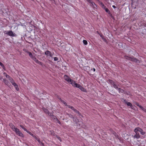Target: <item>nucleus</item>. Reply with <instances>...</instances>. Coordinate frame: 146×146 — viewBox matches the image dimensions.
Returning a JSON list of instances; mask_svg holds the SVG:
<instances>
[{
    "mask_svg": "<svg viewBox=\"0 0 146 146\" xmlns=\"http://www.w3.org/2000/svg\"><path fill=\"white\" fill-rule=\"evenodd\" d=\"M73 121L75 122L77 124V126L78 125L80 127H82L84 128H86V126L83 124V123L81 121H79L78 119L76 117H72Z\"/></svg>",
    "mask_w": 146,
    "mask_h": 146,
    "instance_id": "nucleus-1",
    "label": "nucleus"
},
{
    "mask_svg": "<svg viewBox=\"0 0 146 146\" xmlns=\"http://www.w3.org/2000/svg\"><path fill=\"white\" fill-rule=\"evenodd\" d=\"M64 79L68 82V83L71 84L72 86H73L76 82L75 81L71 79L69 76L66 75H64Z\"/></svg>",
    "mask_w": 146,
    "mask_h": 146,
    "instance_id": "nucleus-2",
    "label": "nucleus"
},
{
    "mask_svg": "<svg viewBox=\"0 0 146 146\" xmlns=\"http://www.w3.org/2000/svg\"><path fill=\"white\" fill-rule=\"evenodd\" d=\"M73 86L76 88H78L81 91L84 92H87V90L85 88H84L83 87H82V86L80 85V84L76 83V82L75 83V84Z\"/></svg>",
    "mask_w": 146,
    "mask_h": 146,
    "instance_id": "nucleus-3",
    "label": "nucleus"
},
{
    "mask_svg": "<svg viewBox=\"0 0 146 146\" xmlns=\"http://www.w3.org/2000/svg\"><path fill=\"white\" fill-rule=\"evenodd\" d=\"M138 130L137 127L135 128L134 131L135 133V134L134 136V138H136L137 139H139L140 137V135H139V131L137 130Z\"/></svg>",
    "mask_w": 146,
    "mask_h": 146,
    "instance_id": "nucleus-4",
    "label": "nucleus"
},
{
    "mask_svg": "<svg viewBox=\"0 0 146 146\" xmlns=\"http://www.w3.org/2000/svg\"><path fill=\"white\" fill-rule=\"evenodd\" d=\"M13 131H15L16 133L19 136L22 137H24V135L19 131V130L16 127L15 128Z\"/></svg>",
    "mask_w": 146,
    "mask_h": 146,
    "instance_id": "nucleus-5",
    "label": "nucleus"
},
{
    "mask_svg": "<svg viewBox=\"0 0 146 146\" xmlns=\"http://www.w3.org/2000/svg\"><path fill=\"white\" fill-rule=\"evenodd\" d=\"M108 83L110 84L114 88L117 89H118L117 85L116 84V83L113 80H108Z\"/></svg>",
    "mask_w": 146,
    "mask_h": 146,
    "instance_id": "nucleus-6",
    "label": "nucleus"
},
{
    "mask_svg": "<svg viewBox=\"0 0 146 146\" xmlns=\"http://www.w3.org/2000/svg\"><path fill=\"white\" fill-rule=\"evenodd\" d=\"M45 54L47 56V57H48V58L49 59H50V57H51V58H52V56H53V54H52L48 50H47L45 52Z\"/></svg>",
    "mask_w": 146,
    "mask_h": 146,
    "instance_id": "nucleus-7",
    "label": "nucleus"
},
{
    "mask_svg": "<svg viewBox=\"0 0 146 146\" xmlns=\"http://www.w3.org/2000/svg\"><path fill=\"white\" fill-rule=\"evenodd\" d=\"M6 34L11 36H14L13 32L11 31H6Z\"/></svg>",
    "mask_w": 146,
    "mask_h": 146,
    "instance_id": "nucleus-8",
    "label": "nucleus"
},
{
    "mask_svg": "<svg viewBox=\"0 0 146 146\" xmlns=\"http://www.w3.org/2000/svg\"><path fill=\"white\" fill-rule=\"evenodd\" d=\"M36 63L40 64H42V62L39 61L36 58L35 56L32 59Z\"/></svg>",
    "mask_w": 146,
    "mask_h": 146,
    "instance_id": "nucleus-9",
    "label": "nucleus"
},
{
    "mask_svg": "<svg viewBox=\"0 0 146 146\" xmlns=\"http://www.w3.org/2000/svg\"><path fill=\"white\" fill-rule=\"evenodd\" d=\"M137 128L138 129L137 130L139 131V133H140L142 135H143L145 134V132H144L139 127H137Z\"/></svg>",
    "mask_w": 146,
    "mask_h": 146,
    "instance_id": "nucleus-10",
    "label": "nucleus"
},
{
    "mask_svg": "<svg viewBox=\"0 0 146 146\" xmlns=\"http://www.w3.org/2000/svg\"><path fill=\"white\" fill-rule=\"evenodd\" d=\"M124 102H125V104H127V105L128 106H129L130 107H132V105L131 104V103H130V102H127L125 100H124Z\"/></svg>",
    "mask_w": 146,
    "mask_h": 146,
    "instance_id": "nucleus-11",
    "label": "nucleus"
},
{
    "mask_svg": "<svg viewBox=\"0 0 146 146\" xmlns=\"http://www.w3.org/2000/svg\"><path fill=\"white\" fill-rule=\"evenodd\" d=\"M90 6L94 8H96L97 6L96 4L94 2H92L91 4L90 5Z\"/></svg>",
    "mask_w": 146,
    "mask_h": 146,
    "instance_id": "nucleus-12",
    "label": "nucleus"
},
{
    "mask_svg": "<svg viewBox=\"0 0 146 146\" xmlns=\"http://www.w3.org/2000/svg\"><path fill=\"white\" fill-rule=\"evenodd\" d=\"M52 118L54 121H56V120H58V119L57 117L54 115H52L51 116V117Z\"/></svg>",
    "mask_w": 146,
    "mask_h": 146,
    "instance_id": "nucleus-13",
    "label": "nucleus"
},
{
    "mask_svg": "<svg viewBox=\"0 0 146 146\" xmlns=\"http://www.w3.org/2000/svg\"><path fill=\"white\" fill-rule=\"evenodd\" d=\"M29 54L30 57L32 59L33 58L35 57L34 56H33L32 53L31 52H29Z\"/></svg>",
    "mask_w": 146,
    "mask_h": 146,
    "instance_id": "nucleus-14",
    "label": "nucleus"
},
{
    "mask_svg": "<svg viewBox=\"0 0 146 146\" xmlns=\"http://www.w3.org/2000/svg\"><path fill=\"white\" fill-rule=\"evenodd\" d=\"M3 81L5 84L7 85H8L9 83V82L5 79H3Z\"/></svg>",
    "mask_w": 146,
    "mask_h": 146,
    "instance_id": "nucleus-15",
    "label": "nucleus"
},
{
    "mask_svg": "<svg viewBox=\"0 0 146 146\" xmlns=\"http://www.w3.org/2000/svg\"><path fill=\"white\" fill-rule=\"evenodd\" d=\"M43 110L45 113H48L49 111L47 109L44 108H43Z\"/></svg>",
    "mask_w": 146,
    "mask_h": 146,
    "instance_id": "nucleus-16",
    "label": "nucleus"
},
{
    "mask_svg": "<svg viewBox=\"0 0 146 146\" xmlns=\"http://www.w3.org/2000/svg\"><path fill=\"white\" fill-rule=\"evenodd\" d=\"M131 60L132 61H134V62H137L138 61H139L137 59L133 58L131 59Z\"/></svg>",
    "mask_w": 146,
    "mask_h": 146,
    "instance_id": "nucleus-17",
    "label": "nucleus"
},
{
    "mask_svg": "<svg viewBox=\"0 0 146 146\" xmlns=\"http://www.w3.org/2000/svg\"><path fill=\"white\" fill-rule=\"evenodd\" d=\"M105 10L108 13V14H110V11L107 8H105Z\"/></svg>",
    "mask_w": 146,
    "mask_h": 146,
    "instance_id": "nucleus-18",
    "label": "nucleus"
},
{
    "mask_svg": "<svg viewBox=\"0 0 146 146\" xmlns=\"http://www.w3.org/2000/svg\"><path fill=\"white\" fill-rule=\"evenodd\" d=\"M139 108L143 111H145L146 112V109L143 108L142 106H139Z\"/></svg>",
    "mask_w": 146,
    "mask_h": 146,
    "instance_id": "nucleus-19",
    "label": "nucleus"
},
{
    "mask_svg": "<svg viewBox=\"0 0 146 146\" xmlns=\"http://www.w3.org/2000/svg\"><path fill=\"white\" fill-rule=\"evenodd\" d=\"M73 111L74 112H75L76 113H78L79 115H80L81 114L77 110H76L75 109Z\"/></svg>",
    "mask_w": 146,
    "mask_h": 146,
    "instance_id": "nucleus-20",
    "label": "nucleus"
},
{
    "mask_svg": "<svg viewBox=\"0 0 146 146\" xmlns=\"http://www.w3.org/2000/svg\"><path fill=\"white\" fill-rule=\"evenodd\" d=\"M113 134L115 136L116 138H118V135L114 131H113L112 132Z\"/></svg>",
    "mask_w": 146,
    "mask_h": 146,
    "instance_id": "nucleus-21",
    "label": "nucleus"
},
{
    "mask_svg": "<svg viewBox=\"0 0 146 146\" xmlns=\"http://www.w3.org/2000/svg\"><path fill=\"white\" fill-rule=\"evenodd\" d=\"M60 100L62 102L65 106H68L66 103V102H65L62 99H60Z\"/></svg>",
    "mask_w": 146,
    "mask_h": 146,
    "instance_id": "nucleus-22",
    "label": "nucleus"
},
{
    "mask_svg": "<svg viewBox=\"0 0 146 146\" xmlns=\"http://www.w3.org/2000/svg\"><path fill=\"white\" fill-rule=\"evenodd\" d=\"M67 106H68V108L71 109L73 110H74V109H75L73 107H72L71 106L68 105Z\"/></svg>",
    "mask_w": 146,
    "mask_h": 146,
    "instance_id": "nucleus-23",
    "label": "nucleus"
},
{
    "mask_svg": "<svg viewBox=\"0 0 146 146\" xmlns=\"http://www.w3.org/2000/svg\"><path fill=\"white\" fill-rule=\"evenodd\" d=\"M9 80H10V82L12 84L14 82V81L13 80V79L11 77L10 78Z\"/></svg>",
    "mask_w": 146,
    "mask_h": 146,
    "instance_id": "nucleus-24",
    "label": "nucleus"
},
{
    "mask_svg": "<svg viewBox=\"0 0 146 146\" xmlns=\"http://www.w3.org/2000/svg\"><path fill=\"white\" fill-rule=\"evenodd\" d=\"M37 141L40 144H41L42 145H44V144L42 143V142H41L40 139H39V138H37Z\"/></svg>",
    "mask_w": 146,
    "mask_h": 146,
    "instance_id": "nucleus-25",
    "label": "nucleus"
},
{
    "mask_svg": "<svg viewBox=\"0 0 146 146\" xmlns=\"http://www.w3.org/2000/svg\"><path fill=\"white\" fill-rule=\"evenodd\" d=\"M119 92H121L122 93L123 92V89H122L120 88H118L117 89Z\"/></svg>",
    "mask_w": 146,
    "mask_h": 146,
    "instance_id": "nucleus-26",
    "label": "nucleus"
},
{
    "mask_svg": "<svg viewBox=\"0 0 146 146\" xmlns=\"http://www.w3.org/2000/svg\"><path fill=\"white\" fill-rule=\"evenodd\" d=\"M83 42L84 44L85 45H86L88 44L86 40H83Z\"/></svg>",
    "mask_w": 146,
    "mask_h": 146,
    "instance_id": "nucleus-27",
    "label": "nucleus"
},
{
    "mask_svg": "<svg viewBox=\"0 0 146 146\" xmlns=\"http://www.w3.org/2000/svg\"><path fill=\"white\" fill-rule=\"evenodd\" d=\"M20 127H21V128H22L24 131H27V129L25 128L22 125H20Z\"/></svg>",
    "mask_w": 146,
    "mask_h": 146,
    "instance_id": "nucleus-28",
    "label": "nucleus"
},
{
    "mask_svg": "<svg viewBox=\"0 0 146 146\" xmlns=\"http://www.w3.org/2000/svg\"><path fill=\"white\" fill-rule=\"evenodd\" d=\"M26 132L28 133L29 134L31 135V136H33L34 135L32 133H31L29 131L27 130V131Z\"/></svg>",
    "mask_w": 146,
    "mask_h": 146,
    "instance_id": "nucleus-29",
    "label": "nucleus"
},
{
    "mask_svg": "<svg viewBox=\"0 0 146 146\" xmlns=\"http://www.w3.org/2000/svg\"><path fill=\"white\" fill-rule=\"evenodd\" d=\"M101 5L102 6V7L104 9L106 8V6L102 3L101 4Z\"/></svg>",
    "mask_w": 146,
    "mask_h": 146,
    "instance_id": "nucleus-30",
    "label": "nucleus"
},
{
    "mask_svg": "<svg viewBox=\"0 0 146 146\" xmlns=\"http://www.w3.org/2000/svg\"><path fill=\"white\" fill-rule=\"evenodd\" d=\"M0 65L2 67L3 69L5 68V66L1 62H0Z\"/></svg>",
    "mask_w": 146,
    "mask_h": 146,
    "instance_id": "nucleus-31",
    "label": "nucleus"
},
{
    "mask_svg": "<svg viewBox=\"0 0 146 146\" xmlns=\"http://www.w3.org/2000/svg\"><path fill=\"white\" fill-rule=\"evenodd\" d=\"M15 87L16 90L17 91H18L19 90V89L18 88V86L17 85L16 86H15Z\"/></svg>",
    "mask_w": 146,
    "mask_h": 146,
    "instance_id": "nucleus-32",
    "label": "nucleus"
},
{
    "mask_svg": "<svg viewBox=\"0 0 146 146\" xmlns=\"http://www.w3.org/2000/svg\"><path fill=\"white\" fill-rule=\"evenodd\" d=\"M11 128L13 129V131L14 130V129L16 128V127L13 125H12L11 126Z\"/></svg>",
    "mask_w": 146,
    "mask_h": 146,
    "instance_id": "nucleus-33",
    "label": "nucleus"
},
{
    "mask_svg": "<svg viewBox=\"0 0 146 146\" xmlns=\"http://www.w3.org/2000/svg\"><path fill=\"white\" fill-rule=\"evenodd\" d=\"M23 50L25 52L29 54V52H30L29 51L27 50H26L25 49H23Z\"/></svg>",
    "mask_w": 146,
    "mask_h": 146,
    "instance_id": "nucleus-34",
    "label": "nucleus"
},
{
    "mask_svg": "<svg viewBox=\"0 0 146 146\" xmlns=\"http://www.w3.org/2000/svg\"><path fill=\"white\" fill-rule=\"evenodd\" d=\"M6 77L8 78L9 79L10 78H11V77H10L8 75H7V74H6V76H5Z\"/></svg>",
    "mask_w": 146,
    "mask_h": 146,
    "instance_id": "nucleus-35",
    "label": "nucleus"
},
{
    "mask_svg": "<svg viewBox=\"0 0 146 146\" xmlns=\"http://www.w3.org/2000/svg\"><path fill=\"white\" fill-rule=\"evenodd\" d=\"M47 114H48V115L50 117H51V116L52 115H53L51 113H50L48 112V113Z\"/></svg>",
    "mask_w": 146,
    "mask_h": 146,
    "instance_id": "nucleus-36",
    "label": "nucleus"
},
{
    "mask_svg": "<svg viewBox=\"0 0 146 146\" xmlns=\"http://www.w3.org/2000/svg\"><path fill=\"white\" fill-rule=\"evenodd\" d=\"M87 2L90 4H91V3L92 2V1L91 0H86Z\"/></svg>",
    "mask_w": 146,
    "mask_h": 146,
    "instance_id": "nucleus-37",
    "label": "nucleus"
},
{
    "mask_svg": "<svg viewBox=\"0 0 146 146\" xmlns=\"http://www.w3.org/2000/svg\"><path fill=\"white\" fill-rule=\"evenodd\" d=\"M58 59V57H55L54 58V60L55 61H57Z\"/></svg>",
    "mask_w": 146,
    "mask_h": 146,
    "instance_id": "nucleus-38",
    "label": "nucleus"
},
{
    "mask_svg": "<svg viewBox=\"0 0 146 146\" xmlns=\"http://www.w3.org/2000/svg\"><path fill=\"white\" fill-rule=\"evenodd\" d=\"M12 84L13 85V86L14 87L15 86L17 85L16 84L15 82H14L13 83H12Z\"/></svg>",
    "mask_w": 146,
    "mask_h": 146,
    "instance_id": "nucleus-39",
    "label": "nucleus"
},
{
    "mask_svg": "<svg viewBox=\"0 0 146 146\" xmlns=\"http://www.w3.org/2000/svg\"><path fill=\"white\" fill-rule=\"evenodd\" d=\"M125 58L127 59L130 60V59L131 58H129L127 56H125Z\"/></svg>",
    "mask_w": 146,
    "mask_h": 146,
    "instance_id": "nucleus-40",
    "label": "nucleus"
},
{
    "mask_svg": "<svg viewBox=\"0 0 146 146\" xmlns=\"http://www.w3.org/2000/svg\"><path fill=\"white\" fill-rule=\"evenodd\" d=\"M57 138H58V139L60 140V141H62V140L60 138V137H57Z\"/></svg>",
    "mask_w": 146,
    "mask_h": 146,
    "instance_id": "nucleus-41",
    "label": "nucleus"
},
{
    "mask_svg": "<svg viewBox=\"0 0 146 146\" xmlns=\"http://www.w3.org/2000/svg\"><path fill=\"white\" fill-rule=\"evenodd\" d=\"M56 121L59 124H60V121L58 120H58H56Z\"/></svg>",
    "mask_w": 146,
    "mask_h": 146,
    "instance_id": "nucleus-42",
    "label": "nucleus"
},
{
    "mask_svg": "<svg viewBox=\"0 0 146 146\" xmlns=\"http://www.w3.org/2000/svg\"><path fill=\"white\" fill-rule=\"evenodd\" d=\"M97 32L98 33V34H99V35L100 36V37H102V35H100V34H99V33L98 31H97Z\"/></svg>",
    "mask_w": 146,
    "mask_h": 146,
    "instance_id": "nucleus-43",
    "label": "nucleus"
},
{
    "mask_svg": "<svg viewBox=\"0 0 146 146\" xmlns=\"http://www.w3.org/2000/svg\"><path fill=\"white\" fill-rule=\"evenodd\" d=\"M136 105H137L139 107V106H141V105H139L138 103H136Z\"/></svg>",
    "mask_w": 146,
    "mask_h": 146,
    "instance_id": "nucleus-44",
    "label": "nucleus"
},
{
    "mask_svg": "<svg viewBox=\"0 0 146 146\" xmlns=\"http://www.w3.org/2000/svg\"><path fill=\"white\" fill-rule=\"evenodd\" d=\"M112 7L114 9H115V8H116V7H115V5H112Z\"/></svg>",
    "mask_w": 146,
    "mask_h": 146,
    "instance_id": "nucleus-45",
    "label": "nucleus"
},
{
    "mask_svg": "<svg viewBox=\"0 0 146 146\" xmlns=\"http://www.w3.org/2000/svg\"><path fill=\"white\" fill-rule=\"evenodd\" d=\"M34 138L37 140V138H38V137H36V136H35L34 137Z\"/></svg>",
    "mask_w": 146,
    "mask_h": 146,
    "instance_id": "nucleus-46",
    "label": "nucleus"
},
{
    "mask_svg": "<svg viewBox=\"0 0 146 146\" xmlns=\"http://www.w3.org/2000/svg\"><path fill=\"white\" fill-rule=\"evenodd\" d=\"M3 79V78L2 77H0V79L1 80Z\"/></svg>",
    "mask_w": 146,
    "mask_h": 146,
    "instance_id": "nucleus-47",
    "label": "nucleus"
},
{
    "mask_svg": "<svg viewBox=\"0 0 146 146\" xmlns=\"http://www.w3.org/2000/svg\"><path fill=\"white\" fill-rule=\"evenodd\" d=\"M4 74L6 76V75L7 74L6 73H4Z\"/></svg>",
    "mask_w": 146,
    "mask_h": 146,
    "instance_id": "nucleus-48",
    "label": "nucleus"
},
{
    "mask_svg": "<svg viewBox=\"0 0 146 146\" xmlns=\"http://www.w3.org/2000/svg\"><path fill=\"white\" fill-rule=\"evenodd\" d=\"M95 70H95V68H93V71H94V72H95Z\"/></svg>",
    "mask_w": 146,
    "mask_h": 146,
    "instance_id": "nucleus-49",
    "label": "nucleus"
},
{
    "mask_svg": "<svg viewBox=\"0 0 146 146\" xmlns=\"http://www.w3.org/2000/svg\"><path fill=\"white\" fill-rule=\"evenodd\" d=\"M132 2H133V0H132Z\"/></svg>",
    "mask_w": 146,
    "mask_h": 146,
    "instance_id": "nucleus-50",
    "label": "nucleus"
}]
</instances>
